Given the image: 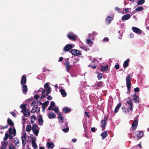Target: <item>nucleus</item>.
I'll list each match as a JSON object with an SVG mask.
<instances>
[{"instance_id": "obj_1", "label": "nucleus", "mask_w": 149, "mask_h": 149, "mask_svg": "<svg viewBox=\"0 0 149 149\" xmlns=\"http://www.w3.org/2000/svg\"><path fill=\"white\" fill-rule=\"evenodd\" d=\"M126 84L127 90H130L131 88V79L130 74H128L126 78Z\"/></svg>"}, {"instance_id": "obj_2", "label": "nucleus", "mask_w": 149, "mask_h": 149, "mask_svg": "<svg viewBox=\"0 0 149 149\" xmlns=\"http://www.w3.org/2000/svg\"><path fill=\"white\" fill-rule=\"evenodd\" d=\"M138 117V116H137L134 118L135 120L133 122L131 127L132 129V131L135 130L137 127L138 120L137 119V118Z\"/></svg>"}, {"instance_id": "obj_3", "label": "nucleus", "mask_w": 149, "mask_h": 149, "mask_svg": "<svg viewBox=\"0 0 149 149\" xmlns=\"http://www.w3.org/2000/svg\"><path fill=\"white\" fill-rule=\"evenodd\" d=\"M73 45L72 44H69L66 45L63 48V51L65 52L69 51L73 47L72 46Z\"/></svg>"}, {"instance_id": "obj_4", "label": "nucleus", "mask_w": 149, "mask_h": 149, "mask_svg": "<svg viewBox=\"0 0 149 149\" xmlns=\"http://www.w3.org/2000/svg\"><path fill=\"white\" fill-rule=\"evenodd\" d=\"M21 139L22 146L23 147H24L26 143V133H24L22 134V136H21Z\"/></svg>"}, {"instance_id": "obj_5", "label": "nucleus", "mask_w": 149, "mask_h": 149, "mask_svg": "<svg viewBox=\"0 0 149 149\" xmlns=\"http://www.w3.org/2000/svg\"><path fill=\"white\" fill-rule=\"evenodd\" d=\"M71 53L72 55L75 56H78L81 55V54L80 52L77 49H72L71 51Z\"/></svg>"}, {"instance_id": "obj_6", "label": "nucleus", "mask_w": 149, "mask_h": 149, "mask_svg": "<svg viewBox=\"0 0 149 149\" xmlns=\"http://www.w3.org/2000/svg\"><path fill=\"white\" fill-rule=\"evenodd\" d=\"M129 101H127L126 102L127 104L129 105V108L127 109L128 111H131L132 109L133 104L130 98H128Z\"/></svg>"}, {"instance_id": "obj_7", "label": "nucleus", "mask_w": 149, "mask_h": 149, "mask_svg": "<svg viewBox=\"0 0 149 149\" xmlns=\"http://www.w3.org/2000/svg\"><path fill=\"white\" fill-rule=\"evenodd\" d=\"M20 107L22 109L21 112H29L28 109H27L26 105L22 104L20 106Z\"/></svg>"}, {"instance_id": "obj_8", "label": "nucleus", "mask_w": 149, "mask_h": 149, "mask_svg": "<svg viewBox=\"0 0 149 149\" xmlns=\"http://www.w3.org/2000/svg\"><path fill=\"white\" fill-rule=\"evenodd\" d=\"M26 82V76L24 75H23L21 78V84L22 85H25Z\"/></svg>"}, {"instance_id": "obj_9", "label": "nucleus", "mask_w": 149, "mask_h": 149, "mask_svg": "<svg viewBox=\"0 0 149 149\" xmlns=\"http://www.w3.org/2000/svg\"><path fill=\"white\" fill-rule=\"evenodd\" d=\"M68 38L71 40H75L76 39V37L75 35H73L72 33H69L67 36Z\"/></svg>"}, {"instance_id": "obj_10", "label": "nucleus", "mask_w": 149, "mask_h": 149, "mask_svg": "<svg viewBox=\"0 0 149 149\" xmlns=\"http://www.w3.org/2000/svg\"><path fill=\"white\" fill-rule=\"evenodd\" d=\"M136 134L137 135V139L138 140L142 137L143 135V133L142 131H137Z\"/></svg>"}, {"instance_id": "obj_11", "label": "nucleus", "mask_w": 149, "mask_h": 149, "mask_svg": "<svg viewBox=\"0 0 149 149\" xmlns=\"http://www.w3.org/2000/svg\"><path fill=\"white\" fill-rule=\"evenodd\" d=\"M66 67V69L67 72H69V69L71 67V65L70 64V62L68 61H66L65 63H64Z\"/></svg>"}, {"instance_id": "obj_12", "label": "nucleus", "mask_w": 149, "mask_h": 149, "mask_svg": "<svg viewBox=\"0 0 149 149\" xmlns=\"http://www.w3.org/2000/svg\"><path fill=\"white\" fill-rule=\"evenodd\" d=\"M132 29L134 32L136 33L140 34L141 33V30L137 27H133L132 28Z\"/></svg>"}, {"instance_id": "obj_13", "label": "nucleus", "mask_w": 149, "mask_h": 149, "mask_svg": "<svg viewBox=\"0 0 149 149\" xmlns=\"http://www.w3.org/2000/svg\"><path fill=\"white\" fill-rule=\"evenodd\" d=\"M131 15L129 14H127L123 15L121 18V20L123 21L126 20L131 17Z\"/></svg>"}, {"instance_id": "obj_14", "label": "nucleus", "mask_w": 149, "mask_h": 149, "mask_svg": "<svg viewBox=\"0 0 149 149\" xmlns=\"http://www.w3.org/2000/svg\"><path fill=\"white\" fill-rule=\"evenodd\" d=\"M107 123V122L105 120L102 119L101 120V123L102 124L101 125L102 127V131H103L104 130Z\"/></svg>"}, {"instance_id": "obj_15", "label": "nucleus", "mask_w": 149, "mask_h": 149, "mask_svg": "<svg viewBox=\"0 0 149 149\" xmlns=\"http://www.w3.org/2000/svg\"><path fill=\"white\" fill-rule=\"evenodd\" d=\"M132 96L133 97V100L134 101V102L136 103H139V96L138 95H136L135 94L133 95Z\"/></svg>"}, {"instance_id": "obj_16", "label": "nucleus", "mask_w": 149, "mask_h": 149, "mask_svg": "<svg viewBox=\"0 0 149 149\" xmlns=\"http://www.w3.org/2000/svg\"><path fill=\"white\" fill-rule=\"evenodd\" d=\"M22 87V90L23 91V93L24 94H26L28 91V89L26 85H23Z\"/></svg>"}, {"instance_id": "obj_17", "label": "nucleus", "mask_w": 149, "mask_h": 149, "mask_svg": "<svg viewBox=\"0 0 149 149\" xmlns=\"http://www.w3.org/2000/svg\"><path fill=\"white\" fill-rule=\"evenodd\" d=\"M58 115V119L59 120V121L62 123L63 120V115L60 113H59V112H56Z\"/></svg>"}, {"instance_id": "obj_18", "label": "nucleus", "mask_w": 149, "mask_h": 149, "mask_svg": "<svg viewBox=\"0 0 149 149\" xmlns=\"http://www.w3.org/2000/svg\"><path fill=\"white\" fill-rule=\"evenodd\" d=\"M11 135L12 134H10L9 135L7 133H6L5 134V136L3 140L4 141H6L7 140L8 138H9V139H13V137Z\"/></svg>"}, {"instance_id": "obj_19", "label": "nucleus", "mask_w": 149, "mask_h": 149, "mask_svg": "<svg viewBox=\"0 0 149 149\" xmlns=\"http://www.w3.org/2000/svg\"><path fill=\"white\" fill-rule=\"evenodd\" d=\"M31 112H40V108L38 107L37 105H35L33 108Z\"/></svg>"}, {"instance_id": "obj_20", "label": "nucleus", "mask_w": 149, "mask_h": 149, "mask_svg": "<svg viewBox=\"0 0 149 149\" xmlns=\"http://www.w3.org/2000/svg\"><path fill=\"white\" fill-rule=\"evenodd\" d=\"M108 70V65H107L106 66H102L101 67L100 71L102 72L107 71Z\"/></svg>"}, {"instance_id": "obj_21", "label": "nucleus", "mask_w": 149, "mask_h": 149, "mask_svg": "<svg viewBox=\"0 0 149 149\" xmlns=\"http://www.w3.org/2000/svg\"><path fill=\"white\" fill-rule=\"evenodd\" d=\"M47 145L48 148H52L54 147V143L52 142H48L47 143Z\"/></svg>"}, {"instance_id": "obj_22", "label": "nucleus", "mask_w": 149, "mask_h": 149, "mask_svg": "<svg viewBox=\"0 0 149 149\" xmlns=\"http://www.w3.org/2000/svg\"><path fill=\"white\" fill-rule=\"evenodd\" d=\"M55 104L54 101H52L50 102V105L48 108L49 110H51L53 107H55Z\"/></svg>"}, {"instance_id": "obj_23", "label": "nucleus", "mask_w": 149, "mask_h": 149, "mask_svg": "<svg viewBox=\"0 0 149 149\" xmlns=\"http://www.w3.org/2000/svg\"><path fill=\"white\" fill-rule=\"evenodd\" d=\"M31 144L32 145L33 147V148L34 149H36L37 148V146L36 144V140L34 141V139H32L31 140Z\"/></svg>"}, {"instance_id": "obj_24", "label": "nucleus", "mask_w": 149, "mask_h": 149, "mask_svg": "<svg viewBox=\"0 0 149 149\" xmlns=\"http://www.w3.org/2000/svg\"><path fill=\"white\" fill-rule=\"evenodd\" d=\"M38 122L39 125H41L43 124V120L41 115L40 114L38 116Z\"/></svg>"}, {"instance_id": "obj_25", "label": "nucleus", "mask_w": 149, "mask_h": 149, "mask_svg": "<svg viewBox=\"0 0 149 149\" xmlns=\"http://www.w3.org/2000/svg\"><path fill=\"white\" fill-rule=\"evenodd\" d=\"M68 123H65L64 124L65 126L64 127H66V128H64L62 129V130L65 133L69 131V127L68 125Z\"/></svg>"}, {"instance_id": "obj_26", "label": "nucleus", "mask_w": 149, "mask_h": 149, "mask_svg": "<svg viewBox=\"0 0 149 149\" xmlns=\"http://www.w3.org/2000/svg\"><path fill=\"white\" fill-rule=\"evenodd\" d=\"M47 116L49 119L54 118L56 116L55 114L54 113H48Z\"/></svg>"}, {"instance_id": "obj_27", "label": "nucleus", "mask_w": 149, "mask_h": 149, "mask_svg": "<svg viewBox=\"0 0 149 149\" xmlns=\"http://www.w3.org/2000/svg\"><path fill=\"white\" fill-rule=\"evenodd\" d=\"M130 59L129 58L127 59L125 61L123 64V66L124 68H126L128 67L129 65V62L130 61Z\"/></svg>"}, {"instance_id": "obj_28", "label": "nucleus", "mask_w": 149, "mask_h": 149, "mask_svg": "<svg viewBox=\"0 0 149 149\" xmlns=\"http://www.w3.org/2000/svg\"><path fill=\"white\" fill-rule=\"evenodd\" d=\"M60 91L61 95L63 97H65L67 95L66 93L63 89L62 88L60 90Z\"/></svg>"}, {"instance_id": "obj_29", "label": "nucleus", "mask_w": 149, "mask_h": 149, "mask_svg": "<svg viewBox=\"0 0 149 149\" xmlns=\"http://www.w3.org/2000/svg\"><path fill=\"white\" fill-rule=\"evenodd\" d=\"M107 135V131H104L102 132L101 134V136L102 137V139H104L105 138Z\"/></svg>"}, {"instance_id": "obj_30", "label": "nucleus", "mask_w": 149, "mask_h": 149, "mask_svg": "<svg viewBox=\"0 0 149 149\" xmlns=\"http://www.w3.org/2000/svg\"><path fill=\"white\" fill-rule=\"evenodd\" d=\"M103 84L104 83L103 81H100L95 84V85L98 87H101L102 86Z\"/></svg>"}, {"instance_id": "obj_31", "label": "nucleus", "mask_w": 149, "mask_h": 149, "mask_svg": "<svg viewBox=\"0 0 149 149\" xmlns=\"http://www.w3.org/2000/svg\"><path fill=\"white\" fill-rule=\"evenodd\" d=\"M113 19V18L112 17H110L108 16L106 19V22L108 24H110L111 21Z\"/></svg>"}, {"instance_id": "obj_32", "label": "nucleus", "mask_w": 149, "mask_h": 149, "mask_svg": "<svg viewBox=\"0 0 149 149\" xmlns=\"http://www.w3.org/2000/svg\"><path fill=\"white\" fill-rule=\"evenodd\" d=\"M14 142L15 143V146H19V145H18V144L19 143V139L17 137H15V138Z\"/></svg>"}, {"instance_id": "obj_33", "label": "nucleus", "mask_w": 149, "mask_h": 149, "mask_svg": "<svg viewBox=\"0 0 149 149\" xmlns=\"http://www.w3.org/2000/svg\"><path fill=\"white\" fill-rule=\"evenodd\" d=\"M7 123L10 126H13L14 125L13 122L9 118H8V119Z\"/></svg>"}, {"instance_id": "obj_34", "label": "nucleus", "mask_w": 149, "mask_h": 149, "mask_svg": "<svg viewBox=\"0 0 149 149\" xmlns=\"http://www.w3.org/2000/svg\"><path fill=\"white\" fill-rule=\"evenodd\" d=\"M121 104L120 103H119L118 104L115 109L114 112H118L120 107L121 106Z\"/></svg>"}, {"instance_id": "obj_35", "label": "nucleus", "mask_w": 149, "mask_h": 149, "mask_svg": "<svg viewBox=\"0 0 149 149\" xmlns=\"http://www.w3.org/2000/svg\"><path fill=\"white\" fill-rule=\"evenodd\" d=\"M31 126L30 125H28L26 127V131L28 132H30L31 131Z\"/></svg>"}, {"instance_id": "obj_36", "label": "nucleus", "mask_w": 149, "mask_h": 149, "mask_svg": "<svg viewBox=\"0 0 149 149\" xmlns=\"http://www.w3.org/2000/svg\"><path fill=\"white\" fill-rule=\"evenodd\" d=\"M86 42L88 44H91V45L90 46V47H91L93 44L92 42V41L91 39H87L86 40Z\"/></svg>"}, {"instance_id": "obj_37", "label": "nucleus", "mask_w": 149, "mask_h": 149, "mask_svg": "<svg viewBox=\"0 0 149 149\" xmlns=\"http://www.w3.org/2000/svg\"><path fill=\"white\" fill-rule=\"evenodd\" d=\"M8 144L7 142H6L5 141L2 142L1 143L2 144V148H4L6 147H6L7 145Z\"/></svg>"}, {"instance_id": "obj_38", "label": "nucleus", "mask_w": 149, "mask_h": 149, "mask_svg": "<svg viewBox=\"0 0 149 149\" xmlns=\"http://www.w3.org/2000/svg\"><path fill=\"white\" fill-rule=\"evenodd\" d=\"M33 133L36 136H38V133H39V130L38 129H34L33 130H32Z\"/></svg>"}, {"instance_id": "obj_39", "label": "nucleus", "mask_w": 149, "mask_h": 149, "mask_svg": "<svg viewBox=\"0 0 149 149\" xmlns=\"http://www.w3.org/2000/svg\"><path fill=\"white\" fill-rule=\"evenodd\" d=\"M51 91V89L50 87H49V88L47 89L46 91V96H47L48 95L50 94V92Z\"/></svg>"}, {"instance_id": "obj_40", "label": "nucleus", "mask_w": 149, "mask_h": 149, "mask_svg": "<svg viewBox=\"0 0 149 149\" xmlns=\"http://www.w3.org/2000/svg\"><path fill=\"white\" fill-rule=\"evenodd\" d=\"M52 110L54 111V112H59L58 107L57 106H55L54 108H52Z\"/></svg>"}, {"instance_id": "obj_41", "label": "nucleus", "mask_w": 149, "mask_h": 149, "mask_svg": "<svg viewBox=\"0 0 149 149\" xmlns=\"http://www.w3.org/2000/svg\"><path fill=\"white\" fill-rule=\"evenodd\" d=\"M145 2L144 0H138L137 4L138 5H140L143 4Z\"/></svg>"}, {"instance_id": "obj_42", "label": "nucleus", "mask_w": 149, "mask_h": 149, "mask_svg": "<svg viewBox=\"0 0 149 149\" xmlns=\"http://www.w3.org/2000/svg\"><path fill=\"white\" fill-rule=\"evenodd\" d=\"M143 9L142 7H139L136 9L135 10L136 11L138 12L143 10Z\"/></svg>"}, {"instance_id": "obj_43", "label": "nucleus", "mask_w": 149, "mask_h": 149, "mask_svg": "<svg viewBox=\"0 0 149 149\" xmlns=\"http://www.w3.org/2000/svg\"><path fill=\"white\" fill-rule=\"evenodd\" d=\"M70 111V109L68 107H65L63 109V112H69Z\"/></svg>"}, {"instance_id": "obj_44", "label": "nucleus", "mask_w": 149, "mask_h": 149, "mask_svg": "<svg viewBox=\"0 0 149 149\" xmlns=\"http://www.w3.org/2000/svg\"><path fill=\"white\" fill-rule=\"evenodd\" d=\"M102 74L101 73H99L97 76V77L99 80L101 79L102 78Z\"/></svg>"}, {"instance_id": "obj_45", "label": "nucleus", "mask_w": 149, "mask_h": 149, "mask_svg": "<svg viewBox=\"0 0 149 149\" xmlns=\"http://www.w3.org/2000/svg\"><path fill=\"white\" fill-rule=\"evenodd\" d=\"M24 116L26 117H28L30 115V112H23Z\"/></svg>"}, {"instance_id": "obj_46", "label": "nucleus", "mask_w": 149, "mask_h": 149, "mask_svg": "<svg viewBox=\"0 0 149 149\" xmlns=\"http://www.w3.org/2000/svg\"><path fill=\"white\" fill-rule=\"evenodd\" d=\"M14 136H15L16 134V130L15 128H14L13 129V133H12Z\"/></svg>"}, {"instance_id": "obj_47", "label": "nucleus", "mask_w": 149, "mask_h": 149, "mask_svg": "<svg viewBox=\"0 0 149 149\" xmlns=\"http://www.w3.org/2000/svg\"><path fill=\"white\" fill-rule=\"evenodd\" d=\"M49 103V102L48 101H46L45 102H44L43 104V105L45 106V107H47Z\"/></svg>"}, {"instance_id": "obj_48", "label": "nucleus", "mask_w": 149, "mask_h": 149, "mask_svg": "<svg viewBox=\"0 0 149 149\" xmlns=\"http://www.w3.org/2000/svg\"><path fill=\"white\" fill-rule=\"evenodd\" d=\"M8 127V125H7L6 126H4V127H3V126H2V125H1L0 126V129L1 130H3V129H4L5 128H7Z\"/></svg>"}, {"instance_id": "obj_49", "label": "nucleus", "mask_w": 149, "mask_h": 149, "mask_svg": "<svg viewBox=\"0 0 149 149\" xmlns=\"http://www.w3.org/2000/svg\"><path fill=\"white\" fill-rule=\"evenodd\" d=\"M109 39L107 37H105L103 39V41L104 42H107L108 41Z\"/></svg>"}, {"instance_id": "obj_50", "label": "nucleus", "mask_w": 149, "mask_h": 149, "mask_svg": "<svg viewBox=\"0 0 149 149\" xmlns=\"http://www.w3.org/2000/svg\"><path fill=\"white\" fill-rule=\"evenodd\" d=\"M37 127V126L36 124H34L32 127V130H33L34 129H36Z\"/></svg>"}, {"instance_id": "obj_51", "label": "nucleus", "mask_w": 149, "mask_h": 149, "mask_svg": "<svg viewBox=\"0 0 149 149\" xmlns=\"http://www.w3.org/2000/svg\"><path fill=\"white\" fill-rule=\"evenodd\" d=\"M134 91L135 92H139L140 91V89L139 88L136 87L134 89Z\"/></svg>"}, {"instance_id": "obj_52", "label": "nucleus", "mask_w": 149, "mask_h": 149, "mask_svg": "<svg viewBox=\"0 0 149 149\" xmlns=\"http://www.w3.org/2000/svg\"><path fill=\"white\" fill-rule=\"evenodd\" d=\"M114 68L115 69H116V70H118L119 68V65L118 64V63H117V64L115 65Z\"/></svg>"}, {"instance_id": "obj_53", "label": "nucleus", "mask_w": 149, "mask_h": 149, "mask_svg": "<svg viewBox=\"0 0 149 149\" xmlns=\"http://www.w3.org/2000/svg\"><path fill=\"white\" fill-rule=\"evenodd\" d=\"M49 84L48 83H46L44 85V87L45 88H48L49 87Z\"/></svg>"}, {"instance_id": "obj_54", "label": "nucleus", "mask_w": 149, "mask_h": 149, "mask_svg": "<svg viewBox=\"0 0 149 149\" xmlns=\"http://www.w3.org/2000/svg\"><path fill=\"white\" fill-rule=\"evenodd\" d=\"M12 130L13 129L12 128H10L9 129L8 131L10 134H12Z\"/></svg>"}, {"instance_id": "obj_55", "label": "nucleus", "mask_w": 149, "mask_h": 149, "mask_svg": "<svg viewBox=\"0 0 149 149\" xmlns=\"http://www.w3.org/2000/svg\"><path fill=\"white\" fill-rule=\"evenodd\" d=\"M30 137L32 139H34V141L36 140V138L34 137L33 134H31L30 135Z\"/></svg>"}, {"instance_id": "obj_56", "label": "nucleus", "mask_w": 149, "mask_h": 149, "mask_svg": "<svg viewBox=\"0 0 149 149\" xmlns=\"http://www.w3.org/2000/svg\"><path fill=\"white\" fill-rule=\"evenodd\" d=\"M9 149H15V148L13 145H11L9 146Z\"/></svg>"}, {"instance_id": "obj_57", "label": "nucleus", "mask_w": 149, "mask_h": 149, "mask_svg": "<svg viewBox=\"0 0 149 149\" xmlns=\"http://www.w3.org/2000/svg\"><path fill=\"white\" fill-rule=\"evenodd\" d=\"M34 97L35 99L38 100L39 97L38 95L37 94H35L34 95Z\"/></svg>"}, {"instance_id": "obj_58", "label": "nucleus", "mask_w": 149, "mask_h": 149, "mask_svg": "<svg viewBox=\"0 0 149 149\" xmlns=\"http://www.w3.org/2000/svg\"><path fill=\"white\" fill-rule=\"evenodd\" d=\"M83 50H86V51H87V49H86L85 46H81L80 47Z\"/></svg>"}, {"instance_id": "obj_59", "label": "nucleus", "mask_w": 149, "mask_h": 149, "mask_svg": "<svg viewBox=\"0 0 149 149\" xmlns=\"http://www.w3.org/2000/svg\"><path fill=\"white\" fill-rule=\"evenodd\" d=\"M47 99L48 100H52V98L50 95H49L47 97Z\"/></svg>"}, {"instance_id": "obj_60", "label": "nucleus", "mask_w": 149, "mask_h": 149, "mask_svg": "<svg viewBox=\"0 0 149 149\" xmlns=\"http://www.w3.org/2000/svg\"><path fill=\"white\" fill-rule=\"evenodd\" d=\"M115 10L116 11H118V13H119L120 9L118 7H116L115 8Z\"/></svg>"}, {"instance_id": "obj_61", "label": "nucleus", "mask_w": 149, "mask_h": 149, "mask_svg": "<svg viewBox=\"0 0 149 149\" xmlns=\"http://www.w3.org/2000/svg\"><path fill=\"white\" fill-rule=\"evenodd\" d=\"M121 109L123 110L122 111L123 112H125L126 110L124 106H123L122 107Z\"/></svg>"}, {"instance_id": "obj_62", "label": "nucleus", "mask_w": 149, "mask_h": 149, "mask_svg": "<svg viewBox=\"0 0 149 149\" xmlns=\"http://www.w3.org/2000/svg\"><path fill=\"white\" fill-rule=\"evenodd\" d=\"M91 130L92 132H94L95 131L96 129L94 127H92L91 129Z\"/></svg>"}, {"instance_id": "obj_63", "label": "nucleus", "mask_w": 149, "mask_h": 149, "mask_svg": "<svg viewBox=\"0 0 149 149\" xmlns=\"http://www.w3.org/2000/svg\"><path fill=\"white\" fill-rule=\"evenodd\" d=\"M31 119H32L34 121L36 119V117L35 116L32 115L31 116Z\"/></svg>"}, {"instance_id": "obj_64", "label": "nucleus", "mask_w": 149, "mask_h": 149, "mask_svg": "<svg viewBox=\"0 0 149 149\" xmlns=\"http://www.w3.org/2000/svg\"><path fill=\"white\" fill-rule=\"evenodd\" d=\"M46 90L45 89H44L42 91V94L45 95V93H46Z\"/></svg>"}]
</instances>
